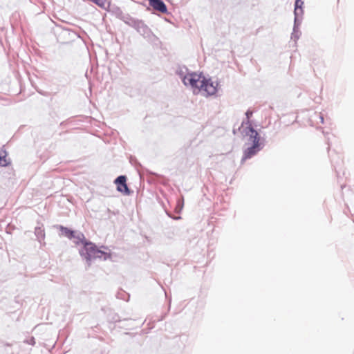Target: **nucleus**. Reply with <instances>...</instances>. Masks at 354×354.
Masks as SVG:
<instances>
[{
	"mask_svg": "<svg viewBox=\"0 0 354 354\" xmlns=\"http://www.w3.org/2000/svg\"><path fill=\"white\" fill-rule=\"evenodd\" d=\"M183 84L190 86L194 95L201 94L206 97L214 95L218 92V82L205 76L203 72L188 73L187 77L183 78Z\"/></svg>",
	"mask_w": 354,
	"mask_h": 354,
	"instance_id": "nucleus-1",
	"label": "nucleus"
},
{
	"mask_svg": "<svg viewBox=\"0 0 354 354\" xmlns=\"http://www.w3.org/2000/svg\"><path fill=\"white\" fill-rule=\"evenodd\" d=\"M82 239H80V244L82 247L79 250L80 257L86 261L87 267L89 268L92 262L97 259L106 261L111 259V254L110 252L102 250L101 248L106 249L107 247L101 245L98 247L95 243L87 239L85 236H82Z\"/></svg>",
	"mask_w": 354,
	"mask_h": 354,
	"instance_id": "nucleus-2",
	"label": "nucleus"
},
{
	"mask_svg": "<svg viewBox=\"0 0 354 354\" xmlns=\"http://www.w3.org/2000/svg\"><path fill=\"white\" fill-rule=\"evenodd\" d=\"M243 138H248V142L244 145L243 150V156L241 163L243 164L245 160L251 159L258 154L265 147L266 140L261 137L260 133L255 129L248 128V131L241 134Z\"/></svg>",
	"mask_w": 354,
	"mask_h": 354,
	"instance_id": "nucleus-3",
	"label": "nucleus"
},
{
	"mask_svg": "<svg viewBox=\"0 0 354 354\" xmlns=\"http://www.w3.org/2000/svg\"><path fill=\"white\" fill-rule=\"evenodd\" d=\"M136 32L153 47H160L162 44L160 39L152 32L151 28L145 23L144 21L140 24Z\"/></svg>",
	"mask_w": 354,
	"mask_h": 354,
	"instance_id": "nucleus-4",
	"label": "nucleus"
},
{
	"mask_svg": "<svg viewBox=\"0 0 354 354\" xmlns=\"http://www.w3.org/2000/svg\"><path fill=\"white\" fill-rule=\"evenodd\" d=\"M54 227L59 230L60 236H64L69 240L74 239L73 242L75 245H80V239H82L81 236H84V234L80 231L73 230L62 225H55Z\"/></svg>",
	"mask_w": 354,
	"mask_h": 354,
	"instance_id": "nucleus-5",
	"label": "nucleus"
},
{
	"mask_svg": "<svg viewBox=\"0 0 354 354\" xmlns=\"http://www.w3.org/2000/svg\"><path fill=\"white\" fill-rule=\"evenodd\" d=\"M127 177L125 175H120L115 180L114 183L116 185L117 191L124 196H129L133 191L128 187L127 183Z\"/></svg>",
	"mask_w": 354,
	"mask_h": 354,
	"instance_id": "nucleus-6",
	"label": "nucleus"
},
{
	"mask_svg": "<svg viewBox=\"0 0 354 354\" xmlns=\"http://www.w3.org/2000/svg\"><path fill=\"white\" fill-rule=\"evenodd\" d=\"M111 15L115 16L116 18L122 21L126 17L128 13L124 12L122 9L115 4H111L110 2L108 3V6L105 9Z\"/></svg>",
	"mask_w": 354,
	"mask_h": 354,
	"instance_id": "nucleus-7",
	"label": "nucleus"
},
{
	"mask_svg": "<svg viewBox=\"0 0 354 354\" xmlns=\"http://www.w3.org/2000/svg\"><path fill=\"white\" fill-rule=\"evenodd\" d=\"M149 1V5L153 10L166 15H169V12L168 11L167 5L162 0H147Z\"/></svg>",
	"mask_w": 354,
	"mask_h": 354,
	"instance_id": "nucleus-8",
	"label": "nucleus"
},
{
	"mask_svg": "<svg viewBox=\"0 0 354 354\" xmlns=\"http://www.w3.org/2000/svg\"><path fill=\"white\" fill-rule=\"evenodd\" d=\"M246 120H243L241 122V127H239V131L241 132V134L245 133V131H248V128L254 129L252 124V122L250 118L252 117L253 111L250 109H248L245 113Z\"/></svg>",
	"mask_w": 354,
	"mask_h": 354,
	"instance_id": "nucleus-9",
	"label": "nucleus"
},
{
	"mask_svg": "<svg viewBox=\"0 0 354 354\" xmlns=\"http://www.w3.org/2000/svg\"><path fill=\"white\" fill-rule=\"evenodd\" d=\"M143 20L139 19L137 18H134L131 17L129 13L126 16V17L124 19L123 22L127 24V26L133 28L136 30L139 28V26L142 22Z\"/></svg>",
	"mask_w": 354,
	"mask_h": 354,
	"instance_id": "nucleus-10",
	"label": "nucleus"
},
{
	"mask_svg": "<svg viewBox=\"0 0 354 354\" xmlns=\"http://www.w3.org/2000/svg\"><path fill=\"white\" fill-rule=\"evenodd\" d=\"M301 24L299 23V21L296 17V19L294 20L292 32L291 33V39H293L295 41H297L301 35V32L300 31Z\"/></svg>",
	"mask_w": 354,
	"mask_h": 354,
	"instance_id": "nucleus-11",
	"label": "nucleus"
},
{
	"mask_svg": "<svg viewBox=\"0 0 354 354\" xmlns=\"http://www.w3.org/2000/svg\"><path fill=\"white\" fill-rule=\"evenodd\" d=\"M37 224L39 225L40 223L38 221ZM35 235L37 238V240L41 243L43 241H44L46 237L45 230L43 224L41 225H37L35 227Z\"/></svg>",
	"mask_w": 354,
	"mask_h": 354,
	"instance_id": "nucleus-12",
	"label": "nucleus"
},
{
	"mask_svg": "<svg viewBox=\"0 0 354 354\" xmlns=\"http://www.w3.org/2000/svg\"><path fill=\"white\" fill-rule=\"evenodd\" d=\"M188 73H189V69L185 65H179L176 70V74L181 79L183 82L184 77H187Z\"/></svg>",
	"mask_w": 354,
	"mask_h": 354,
	"instance_id": "nucleus-13",
	"label": "nucleus"
},
{
	"mask_svg": "<svg viewBox=\"0 0 354 354\" xmlns=\"http://www.w3.org/2000/svg\"><path fill=\"white\" fill-rule=\"evenodd\" d=\"M304 14V6H301L297 10H296L295 7L294 6V20L296 19V17H297L298 20L299 21V23L301 24L302 20H303Z\"/></svg>",
	"mask_w": 354,
	"mask_h": 354,
	"instance_id": "nucleus-14",
	"label": "nucleus"
},
{
	"mask_svg": "<svg viewBox=\"0 0 354 354\" xmlns=\"http://www.w3.org/2000/svg\"><path fill=\"white\" fill-rule=\"evenodd\" d=\"M7 152L6 150H3L2 153L0 151V166L1 167H7L10 164V160H6Z\"/></svg>",
	"mask_w": 354,
	"mask_h": 354,
	"instance_id": "nucleus-15",
	"label": "nucleus"
},
{
	"mask_svg": "<svg viewBox=\"0 0 354 354\" xmlns=\"http://www.w3.org/2000/svg\"><path fill=\"white\" fill-rule=\"evenodd\" d=\"M329 157L330 158L332 166L333 167L334 169L335 170L337 176H339V171L337 169V167L340 165V163L342 162V160L340 159L339 157H338L337 160H335V158L333 157L331 155H329Z\"/></svg>",
	"mask_w": 354,
	"mask_h": 354,
	"instance_id": "nucleus-16",
	"label": "nucleus"
},
{
	"mask_svg": "<svg viewBox=\"0 0 354 354\" xmlns=\"http://www.w3.org/2000/svg\"><path fill=\"white\" fill-rule=\"evenodd\" d=\"M128 319H124L123 320L120 319L118 314L113 313L112 315H109V321L112 323H118L121 322L122 321H127Z\"/></svg>",
	"mask_w": 354,
	"mask_h": 354,
	"instance_id": "nucleus-17",
	"label": "nucleus"
},
{
	"mask_svg": "<svg viewBox=\"0 0 354 354\" xmlns=\"http://www.w3.org/2000/svg\"><path fill=\"white\" fill-rule=\"evenodd\" d=\"M117 298L125 301H128L129 299L130 295L127 293L125 291L121 290L117 292Z\"/></svg>",
	"mask_w": 354,
	"mask_h": 354,
	"instance_id": "nucleus-18",
	"label": "nucleus"
},
{
	"mask_svg": "<svg viewBox=\"0 0 354 354\" xmlns=\"http://www.w3.org/2000/svg\"><path fill=\"white\" fill-rule=\"evenodd\" d=\"M24 342L31 346H35L36 344L35 338L32 336L26 338Z\"/></svg>",
	"mask_w": 354,
	"mask_h": 354,
	"instance_id": "nucleus-19",
	"label": "nucleus"
},
{
	"mask_svg": "<svg viewBox=\"0 0 354 354\" xmlns=\"http://www.w3.org/2000/svg\"><path fill=\"white\" fill-rule=\"evenodd\" d=\"M304 2L302 0H295V4L294 6L295 7L296 10L298 9L301 6H304Z\"/></svg>",
	"mask_w": 354,
	"mask_h": 354,
	"instance_id": "nucleus-20",
	"label": "nucleus"
},
{
	"mask_svg": "<svg viewBox=\"0 0 354 354\" xmlns=\"http://www.w3.org/2000/svg\"><path fill=\"white\" fill-rule=\"evenodd\" d=\"M166 214H167V215L169 217H170V218H173V219H174V220H178V219L180 218V216H178V217H173V216H172V215H171V214L170 212H166Z\"/></svg>",
	"mask_w": 354,
	"mask_h": 354,
	"instance_id": "nucleus-21",
	"label": "nucleus"
},
{
	"mask_svg": "<svg viewBox=\"0 0 354 354\" xmlns=\"http://www.w3.org/2000/svg\"><path fill=\"white\" fill-rule=\"evenodd\" d=\"M166 315H167V313L163 314L160 318L157 319V321L160 322V321L163 320L165 318Z\"/></svg>",
	"mask_w": 354,
	"mask_h": 354,
	"instance_id": "nucleus-22",
	"label": "nucleus"
},
{
	"mask_svg": "<svg viewBox=\"0 0 354 354\" xmlns=\"http://www.w3.org/2000/svg\"><path fill=\"white\" fill-rule=\"evenodd\" d=\"M134 160H135V164H136V165L137 167H139L142 168V165H141V164H140V162H139L136 159H135Z\"/></svg>",
	"mask_w": 354,
	"mask_h": 354,
	"instance_id": "nucleus-23",
	"label": "nucleus"
},
{
	"mask_svg": "<svg viewBox=\"0 0 354 354\" xmlns=\"http://www.w3.org/2000/svg\"><path fill=\"white\" fill-rule=\"evenodd\" d=\"M146 172H147L148 174L154 175V176H156V175H157V174H156V173H154V172H153V171H149V170H148V169H146Z\"/></svg>",
	"mask_w": 354,
	"mask_h": 354,
	"instance_id": "nucleus-24",
	"label": "nucleus"
},
{
	"mask_svg": "<svg viewBox=\"0 0 354 354\" xmlns=\"http://www.w3.org/2000/svg\"><path fill=\"white\" fill-rule=\"evenodd\" d=\"M319 119H320V122L323 124L324 122V118L322 114H319Z\"/></svg>",
	"mask_w": 354,
	"mask_h": 354,
	"instance_id": "nucleus-25",
	"label": "nucleus"
},
{
	"mask_svg": "<svg viewBox=\"0 0 354 354\" xmlns=\"http://www.w3.org/2000/svg\"><path fill=\"white\" fill-rule=\"evenodd\" d=\"M64 31L68 32H69V30L68 29H64Z\"/></svg>",
	"mask_w": 354,
	"mask_h": 354,
	"instance_id": "nucleus-26",
	"label": "nucleus"
},
{
	"mask_svg": "<svg viewBox=\"0 0 354 354\" xmlns=\"http://www.w3.org/2000/svg\"><path fill=\"white\" fill-rule=\"evenodd\" d=\"M130 162H131V164H133V158H131V159H130Z\"/></svg>",
	"mask_w": 354,
	"mask_h": 354,
	"instance_id": "nucleus-27",
	"label": "nucleus"
},
{
	"mask_svg": "<svg viewBox=\"0 0 354 354\" xmlns=\"http://www.w3.org/2000/svg\"><path fill=\"white\" fill-rule=\"evenodd\" d=\"M171 303V299H170V300H169V309L170 308Z\"/></svg>",
	"mask_w": 354,
	"mask_h": 354,
	"instance_id": "nucleus-28",
	"label": "nucleus"
},
{
	"mask_svg": "<svg viewBox=\"0 0 354 354\" xmlns=\"http://www.w3.org/2000/svg\"><path fill=\"white\" fill-rule=\"evenodd\" d=\"M233 133H234V134H235V133H236V131H235V129H234V130H233Z\"/></svg>",
	"mask_w": 354,
	"mask_h": 354,
	"instance_id": "nucleus-29",
	"label": "nucleus"
}]
</instances>
